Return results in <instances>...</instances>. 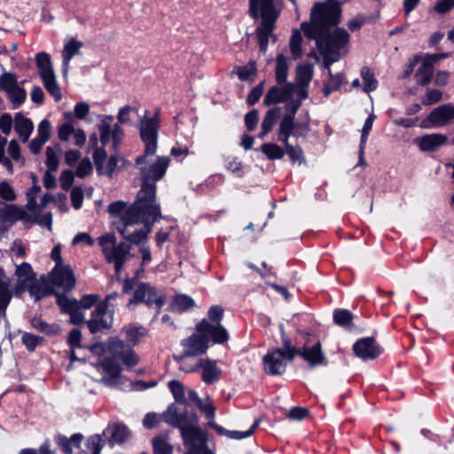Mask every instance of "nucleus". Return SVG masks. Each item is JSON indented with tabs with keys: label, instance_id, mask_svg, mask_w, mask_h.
Instances as JSON below:
<instances>
[{
	"label": "nucleus",
	"instance_id": "nucleus-1",
	"mask_svg": "<svg viewBox=\"0 0 454 454\" xmlns=\"http://www.w3.org/2000/svg\"><path fill=\"white\" fill-rule=\"evenodd\" d=\"M282 9V0H248V15L261 20L254 34L262 52L267 51L270 37H275L273 32Z\"/></svg>",
	"mask_w": 454,
	"mask_h": 454
},
{
	"label": "nucleus",
	"instance_id": "nucleus-2",
	"mask_svg": "<svg viewBox=\"0 0 454 454\" xmlns=\"http://www.w3.org/2000/svg\"><path fill=\"white\" fill-rule=\"evenodd\" d=\"M342 9L338 0L316 3L310 12L309 21L301 27L307 38H316L330 31L340 22Z\"/></svg>",
	"mask_w": 454,
	"mask_h": 454
},
{
	"label": "nucleus",
	"instance_id": "nucleus-3",
	"mask_svg": "<svg viewBox=\"0 0 454 454\" xmlns=\"http://www.w3.org/2000/svg\"><path fill=\"white\" fill-rule=\"evenodd\" d=\"M129 223H143L153 227L162 215L160 206L156 200V191L141 189L137 192L136 200L125 211Z\"/></svg>",
	"mask_w": 454,
	"mask_h": 454
},
{
	"label": "nucleus",
	"instance_id": "nucleus-4",
	"mask_svg": "<svg viewBox=\"0 0 454 454\" xmlns=\"http://www.w3.org/2000/svg\"><path fill=\"white\" fill-rule=\"evenodd\" d=\"M148 114L149 111L146 110L138 126L140 138L145 144V150L143 154L136 158L137 164L143 163L145 158L153 156L157 152L158 133L160 125V110L157 109L152 117H149Z\"/></svg>",
	"mask_w": 454,
	"mask_h": 454
},
{
	"label": "nucleus",
	"instance_id": "nucleus-5",
	"mask_svg": "<svg viewBox=\"0 0 454 454\" xmlns=\"http://www.w3.org/2000/svg\"><path fill=\"white\" fill-rule=\"evenodd\" d=\"M281 342L284 343V348L287 351L288 362L294 361V357L299 356L308 363L309 368L325 366L328 364L327 358L323 353L320 341H317L311 347L303 345L301 348H298L293 344L290 338L282 331Z\"/></svg>",
	"mask_w": 454,
	"mask_h": 454
},
{
	"label": "nucleus",
	"instance_id": "nucleus-6",
	"mask_svg": "<svg viewBox=\"0 0 454 454\" xmlns=\"http://www.w3.org/2000/svg\"><path fill=\"white\" fill-rule=\"evenodd\" d=\"M170 160L168 156H158L151 164H148V158H145V160L140 164L135 161V165L139 170L140 188L156 191V183L165 176Z\"/></svg>",
	"mask_w": 454,
	"mask_h": 454
},
{
	"label": "nucleus",
	"instance_id": "nucleus-7",
	"mask_svg": "<svg viewBox=\"0 0 454 454\" xmlns=\"http://www.w3.org/2000/svg\"><path fill=\"white\" fill-rule=\"evenodd\" d=\"M166 301V294H159L155 286H152L150 283L141 282L137 285L133 296L129 300L128 307L145 303L148 308H153L154 306L156 309V315H159Z\"/></svg>",
	"mask_w": 454,
	"mask_h": 454
},
{
	"label": "nucleus",
	"instance_id": "nucleus-8",
	"mask_svg": "<svg viewBox=\"0 0 454 454\" xmlns=\"http://www.w3.org/2000/svg\"><path fill=\"white\" fill-rule=\"evenodd\" d=\"M35 64L45 90L54 98L55 101H59L62 98V93L56 81L50 55L44 51L37 53Z\"/></svg>",
	"mask_w": 454,
	"mask_h": 454
},
{
	"label": "nucleus",
	"instance_id": "nucleus-9",
	"mask_svg": "<svg viewBox=\"0 0 454 454\" xmlns=\"http://www.w3.org/2000/svg\"><path fill=\"white\" fill-rule=\"evenodd\" d=\"M309 39L316 41L318 50L340 53V51L348 43L349 34L345 28L337 27L333 32L328 31L318 37Z\"/></svg>",
	"mask_w": 454,
	"mask_h": 454
},
{
	"label": "nucleus",
	"instance_id": "nucleus-10",
	"mask_svg": "<svg viewBox=\"0 0 454 454\" xmlns=\"http://www.w3.org/2000/svg\"><path fill=\"white\" fill-rule=\"evenodd\" d=\"M286 114L281 117L278 131L286 132L294 131L300 133V130L309 131V118L303 121H295V115L301 106L300 100L293 99V98L286 102Z\"/></svg>",
	"mask_w": 454,
	"mask_h": 454
},
{
	"label": "nucleus",
	"instance_id": "nucleus-11",
	"mask_svg": "<svg viewBox=\"0 0 454 454\" xmlns=\"http://www.w3.org/2000/svg\"><path fill=\"white\" fill-rule=\"evenodd\" d=\"M184 445L188 448L185 454H201L207 447V434L198 426L183 427L180 431Z\"/></svg>",
	"mask_w": 454,
	"mask_h": 454
},
{
	"label": "nucleus",
	"instance_id": "nucleus-12",
	"mask_svg": "<svg viewBox=\"0 0 454 454\" xmlns=\"http://www.w3.org/2000/svg\"><path fill=\"white\" fill-rule=\"evenodd\" d=\"M287 361V351L284 348L282 342L281 348L270 349L263 356V368L268 375H281L285 372Z\"/></svg>",
	"mask_w": 454,
	"mask_h": 454
},
{
	"label": "nucleus",
	"instance_id": "nucleus-13",
	"mask_svg": "<svg viewBox=\"0 0 454 454\" xmlns=\"http://www.w3.org/2000/svg\"><path fill=\"white\" fill-rule=\"evenodd\" d=\"M161 416L166 423L178 428L180 431H182L183 427H189L199 424V417L196 412L184 411L179 413L175 403H171Z\"/></svg>",
	"mask_w": 454,
	"mask_h": 454
},
{
	"label": "nucleus",
	"instance_id": "nucleus-14",
	"mask_svg": "<svg viewBox=\"0 0 454 454\" xmlns=\"http://www.w3.org/2000/svg\"><path fill=\"white\" fill-rule=\"evenodd\" d=\"M196 332L202 333L208 345L210 341L215 344H223L229 340V333L221 324L210 323L206 318L197 324Z\"/></svg>",
	"mask_w": 454,
	"mask_h": 454
},
{
	"label": "nucleus",
	"instance_id": "nucleus-15",
	"mask_svg": "<svg viewBox=\"0 0 454 454\" xmlns=\"http://www.w3.org/2000/svg\"><path fill=\"white\" fill-rule=\"evenodd\" d=\"M188 372H200L201 380L207 385H212L219 381L222 377V370L217 366V360L200 358Z\"/></svg>",
	"mask_w": 454,
	"mask_h": 454
},
{
	"label": "nucleus",
	"instance_id": "nucleus-16",
	"mask_svg": "<svg viewBox=\"0 0 454 454\" xmlns=\"http://www.w3.org/2000/svg\"><path fill=\"white\" fill-rule=\"evenodd\" d=\"M354 355L364 360H374L383 353V348L374 337H364L357 340L352 347Z\"/></svg>",
	"mask_w": 454,
	"mask_h": 454
},
{
	"label": "nucleus",
	"instance_id": "nucleus-17",
	"mask_svg": "<svg viewBox=\"0 0 454 454\" xmlns=\"http://www.w3.org/2000/svg\"><path fill=\"white\" fill-rule=\"evenodd\" d=\"M309 131L300 130V133L294 131H278V140L284 145V151L289 156V159L293 164L298 162L301 164L305 162V157L303 151L300 145H293L289 143V138L294 137L296 138L307 137Z\"/></svg>",
	"mask_w": 454,
	"mask_h": 454
},
{
	"label": "nucleus",
	"instance_id": "nucleus-18",
	"mask_svg": "<svg viewBox=\"0 0 454 454\" xmlns=\"http://www.w3.org/2000/svg\"><path fill=\"white\" fill-rule=\"evenodd\" d=\"M296 84L285 82L281 85H274L269 89L264 98L263 105L270 106L289 101L295 93Z\"/></svg>",
	"mask_w": 454,
	"mask_h": 454
},
{
	"label": "nucleus",
	"instance_id": "nucleus-19",
	"mask_svg": "<svg viewBox=\"0 0 454 454\" xmlns=\"http://www.w3.org/2000/svg\"><path fill=\"white\" fill-rule=\"evenodd\" d=\"M93 161L96 167V171L98 176H106L109 178H113L118 168V162L120 157L118 155H111L106 162V166L104 163L107 158L106 151L104 147H99L94 150L92 154Z\"/></svg>",
	"mask_w": 454,
	"mask_h": 454
},
{
	"label": "nucleus",
	"instance_id": "nucleus-20",
	"mask_svg": "<svg viewBox=\"0 0 454 454\" xmlns=\"http://www.w3.org/2000/svg\"><path fill=\"white\" fill-rule=\"evenodd\" d=\"M134 224L135 223H127L125 216L122 215L121 216L120 221L115 223V229L123 237V239L129 242L128 244L139 245L142 244L144 240H146L153 227L144 224L143 228L129 231V227Z\"/></svg>",
	"mask_w": 454,
	"mask_h": 454
},
{
	"label": "nucleus",
	"instance_id": "nucleus-21",
	"mask_svg": "<svg viewBox=\"0 0 454 454\" xmlns=\"http://www.w3.org/2000/svg\"><path fill=\"white\" fill-rule=\"evenodd\" d=\"M49 275L51 283L62 287L65 292H70L75 286V278L69 265H55Z\"/></svg>",
	"mask_w": 454,
	"mask_h": 454
},
{
	"label": "nucleus",
	"instance_id": "nucleus-22",
	"mask_svg": "<svg viewBox=\"0 0 454 454\" xmlns=\"http://www.w3.org/2000/svg\"><path fill=\"white\" fill-rule=\"evenodd\" d=\"M452 120H454V106L450 103L434 108L426 119L430 123L429 127L433 128L444 127Z\"/></svg>",
	"mask_w": 454,
	"mask_h": 454
},
{
	"label": "nucleus",
	"instance_id": "nucleus-23",
	"mask_svg": "<svg viewBox=\"0 0 454 454\" xmlns=\"http://www.w3.org/2000/svg\"><path fill=\"white\" fill-rule=\"evenodd\" d=\"M184 349V356H200L207 353L209 345L202 333H194L181 342Z\"/></svg>",
	"mask_w": 454,
	"mask_h": 454
},
{
	"label": "nucleus",
	"instance_id": "nucleus-24",
	"mask_svg": "<svg viewBox=\"0 0 454 454\" xmlns=\"http://www.w3.org/2000/svg\"><path fill=\"white\" fill-rule=\"evenodd\" d=\"M448 137L444 134L432 133L416 137L414 143L422 152H435L441 146L446 145Z\"/></svg>",
	"mask_w": 454,
	"mask_h": 454
},
{
	"label": "nucleus",
	"instance_id": "nucleus-25",
	"mask_svg": "<svg viewBox=\"0 0 454 454\" xmlns=\"http://www.w3.org/2000/svg\"><path fill=\"white\" fill-rule=\"evenodd\" d=\"M57 303L62 308L63 311L70 317V323L77 325L84 321V315L76 303V300H70L64 294H58Z\"/></svg>",
	"mask_w": 454,
	"mask_h": 454
},
{
	"label": "nucleus",
	"instance_id": "nucleus-26",
	"mask_svg": "<svg viewBox=\"0 0 454 454\" xmlns=\"http://www.w3.org/2000/svg\"><path fill=\"white\" fill-rule=\"evenodd\" d=\"M123 348L124 342L121 340H114L109 347L110 350L114 353V357L121 359L126 367L132 368L138 364L140 357L133 349L129 348L126 351H117L118 349H122Z\"/></svg>",
	"mask_w": 454,
	"mask_h": 454
},
{
	"label": "nucleus",
	"instance_id": "nucleus-27",
	"mask_svg": "<svg viewBox=\"0 0 454 454\" xmlns=\"http://www.w3.org/2000/svg\"><path fill=\"white\" fill-rule=\"evenodd\" d=\"M53 286L54 285L51 283L50 278H46L45 276H41L39 281L34 280L28 286V292L32 296H35L36 301L50 295H56L58 298L59 294L54 291Z\"/></svg>",
	"mask_w": 454,
	"mask_h": 454
},
{
	"label": "nucleus",
	"instance_id": "nucleus-28",
	"mask_svg": "<svg viewBox=\"0 0 454 454\" xmlns=\"http://www.w3.org/2000/svg\"><path fill=\"white\" fill-rule=\"evenodd\" d=\"M130 253V245L126 242H121L110 248H104L103 254L108 263L115 262H126L127 256Z\"/></svg>",
	"mask_w": 454,
	"mask_h": 454
},
{
	"label": "nucleus",
	"instance_id": "nucleus-29",
	"mask_svg": "<svg viewBox=\"0 0 454 454\" xmlns=\"http://www.w3.org/2000/svg\"><path fill=\"white\" fill-rule=\"evenodd\" d=\"M207 425L210 428L214 429L219 435H226L231 439L241 440L249 437L254 434V430L257 428L259 425V420H255L250 427V428L247 431L227 430L222 426L216 424L215 421H209Z\"/></svg>",
	"mask_w": 454,
	"mask_h": 454
},
{
	"label": "nucleus",
	"instance_id": "nucleus-30",
	"mask_svg": "<svg viewBox=\"0 0 454 454\" xmlns=\"http://www.w3.org/2000/svg\"><path fill=\"white\" fill-rule=\"evenodd\" d=\"M195 306L194 300L184 294H177L173 296L168 310L174 313H184Z\"/></svg>",
	"mask_w": 454,
	"mask_h": 454
},
{
	"label": "nucleus",
	"instance_id": "nucleus-31",
	"mask_svg": "<svg viewBox=\"0 0 454 454\" xmlns=\"http://www.w3.org/2000/svg\"><path fill=\"white\" fill-rule=\"evenodd\" d=\"M281 117V107L273 106L270 108L262 121L261 131L259 133L260 138H264L273 129L277 121Z\"/></svg>",
	"mask_w": 454,
	"mask_h": 454
},
{
	"label": "nucleus",
	"instance_id": "nucleus-32",
	"mask_svg": "<svg viewBox=\"0 0 454 454\" xmlns=\"http://www.w3.org/2000/svg\"><path fill=\"white\" fill-rule=\"evenodd\" d=\"M34 129L30 119L24 117L20 113L15 115L14 129L22 142H27Z\"/></svg>",
	"mask_w": 454,
	"mask_h": 454
},
{
	"label": "nucleus",
	"instance_id": "nucleus-33",
	"mask_svg": "<svg viewBox=\"0 0 454 454\" xmlns=\"http://www.w3.org/2000/svg\"><path fill=\"white\" fill-rule=\"evenodd\" d=\"M104 316L106 314H97L96 309L91 312V318L86 322L90 333L94 334L112 327V319L107 321Z\"/></svg>",
	"mask_w": 454,
	"mask_h": 454
},
{
	"label": "nucleus",
	"instance_id": "nucleus-34",
	"mask_svg": "<svg viewBox=\"0 0 454 454\" xmlns=\"http://www.w3.org/2000/svg\"><path fill=\"white\" fill-rule=\"evenodd\" d=\"M434 74L433 61L424 59L415 74L417 83L420 86H426L430 83Z\"/></svg>",
	"mask_w": 454,
	"mask_h": 454
},
{
	"label": "nucleus",
	"instance_id": "nucleus-35",
	"mask_svg": "<svg viewBox=\"0 0 454 454\" xmlns=\"http://www.w3.org/2000/svg\"><path fill=\"white\" fill-rule=\"evenodd\" d=\"M104 445L105 440L100 434H92L87 439L84 447L80 448L77 454H100Z\"/></svg>",
	"mask_w": 454,
	"mask_h": 454
},
{
	"label": "nucleus",
	"instance_id": "nucleus-36",
	"mask_svg": "<svg viewBox=\"0 0 454 454\" xmlns=\"http://www.w3.org/2000/svg\"><path fill=\"white\" fill-rule=\"evenodd\" d=\"M376 116L372 114L365 120L361 134L360 145H359V162L358 165H364V151L366 146V141L370 131L372 130L373 121Z\"/></svg>",
	"mask_w": 454,
	"mask_h": 454
},
{
	"label": "nucleus",
	"instance_id": "nucleus-37",
	"mask_svg": "<svg viewBox=\"0 0 454 454\" xmlns=\"http://www.w3.org/2000/svg\"><path fill=\"white\" fill-rule=\"evenodd\" d=\"M108 430L110 431L109 442L112 444H121L125 442L130 435L129 429L124 424L116 423L113 427H109Z\"/></svg>",
	"mask_w": 454,
	"mask_h": 454
},
{
	"label": "nucleus",
	"instance_id": "nucleus-38",
	"mask_svg": "<svg viewBox=\"0 0 454 454\" xmlns=\"http://www.w3.org/2000/svg\"><path fill=\"white\" fill-rule=\"evenodd\" d=\"M30 323L34 329L48 336L59 335L61 332V329L58 324H48L40 317L32 318Z\"/></svg>",
	"mask_w": 454,
	"mask_h": 454
},
{
	"label": "nucleus",
	"instance_id": "nucleus-39",
	"mask_svg": "<svg viewBox=\"0 0 454 454\" xmlns=\"http://www.w3.org/2000/svg\"><path fill=\"white\" fill-rule=\"evenodd\" d=\"M82 46V43L74 38L65 44L62 51L65 73L67 72V67L70 60L73 59L74 55H76L79 52Z\"/></svg>",
	"mask_w": 454,
	"mask_h": 454
},
{
	"label": "nucleus",
	"instance_id": "nucleus-40",
	"mask_svg": "<svg viewBox=\"0 0 454 454\" xmlns=\"http://www.w3.org/2000/svg\"><path fill=\"white\" fill-rule=\"evenodd\" d=\"M288 60L284 54H278L276 58V82L277 84L281 85L286 82L288 76Z\"/></svg>",
	"mask_w": 454,
	"mask_h": 454
},
{
	"label": "nucleus",
	"instance_id": "nucleus-41",
	"mask_svg": "<svg viewBox=\"0 0 454 454\" xmlns=\"http://www.w3.org/2000/svg\"><path fill=\"white\" fill-rule=\"evenodd\" d=\"M353 314L345 309H336L333 311V322L339 326L351 330L354 327Z\"/></svg>",
	"mask_w": 454,
	"mask_h": 454
},
{
	"label": "nucleus",
	"instance_id": "nucleus-42",
	"mask_svg": "<svg viewBox=\"0 0 454 454\" xmlns=\"http://www.w3.org/2000/svg\"><path fill=\"white\" fill-rule=\"evenodd\" d=\"M115 358L116 357H105L99 363V366L103 371L114 380L120 378L121 373V368Z\"/></svg>",
	"mask_w": 454,
	"mask_h": 454
},
{
	"label": "nucleus",
	"instance_id": "nucleus-43",
	"mask_svg": "<svg viewBox=\"0 0 454 454\" xmlns=\"http://www.w3.org/2000/svg\"><path fill=\"white\" fill-rule=\"evenodd\" d=\"M256 150L265 154L270 160H280L285 155L284 149L274 143H265Z\"/></svg>",
	"mask_w": 454,
	"mask_h": 454
},
{
	"label": "nucleus",
	"instance_id": "nucleus-44",
	"mask_svg": "<svg viewBox=\"0 0 454 454\" xmlns=\"http://www.w3.org/2000/svg\"><path fill=\"white\" fill-rule=\"evenodd\" d=\"M329 81L324 85L323 92L325 97H328L333 91L340 90L343 83V75L340 73L333 74L332 70L329 69Z\"/></svg>",
	"mask_w": 454,
	"mask_h": 454
},
{
	"label": "nucleus",
	"instance_id": "nucleus-45",
	"mask_svg": "<svg viewBox=\"0 0 454 454\" xmlns=\"http://www.w3.org/2000/svg\"><path fill=\"white\" fill-rule=\"evenodd\" d=\"M361 77L364 81V91L369 93L378 88V81L374 76V72L371 68L364 67L361 69Z\"/></svg>",
	"mask_w": 454,
	"mask_h": 454
},
{
	"label": "nucleus",
	"instance_id": "nucleus-46",
	"mask_svg": "<svg viewBox=\"0 0 454 454\" xmlns=\"http://www.w3.org/2000/svg\"><path fill=\"white\" fill-rule=\"evenodd\" d=\"M64 117L67 120V122L61 124L59 127L58 136L61 141L67 142L69 140L70 136L74 132V128L71 123L73 114L70 112H66L64 113Z\"/></svg>",
	"mask_w": 454,
	"mask_h": 454
},
{
	"label": "nucleus",
	"instance_id": "nucleus-47",
	"mask_svg": "<svg viewBox=\"0 0 454 454\" xmlns=\"http://www.w3.org/2000/svg\"><path fill=\"white\" fill-rule=\"evenodd\" d=\"M114 117L112 115H106L104 120H102L101 123L98 125V129L100 134V142L102 144L101 147H104L109 143L112 138V128L109 122L106 120L112 121Z\"/></svg>",
	"mask_w": 454,
	"mask_h": 454
},
{
	"label": "nucleus",
	"instance_id": "nucleus-48",
	"mask_svg": "<svg viewBox=\"0 0 454 454\" xmlns=\"http://www.w3.org/2000/svg\"><path fill=\"white\" fill-rule=\"evenodd\" d=\"M301 43H302V36L301 32L296 29L293 31V34L290 38L289 46L290 51L293 56L294 59H298L301 57L302 51H301Z\"/></svg>",
	"mask_w": 454,
	"mask_h": 454
},
{
	"label": "nucleus",
	"instance_id": "nucleus-49",
	"mask_svg": "<svg viewBox=\"0 0 454 454\" xmlns=\"http://www.w3.org/2000/svg\"><path fill=\"white\" fill-rule=\"evenodd\" d=\"M240 81H248L251 76H254L257 73L256 64L251 60L243 67H236L233 71Z\"/></svg>",
	"mask_w": 454,
	"mask_h": 454
},
{
	"label": "nucleus",
	"instance_id": "nucleus-50",
	"mask_svg": "<svg viewBox=\"0 0 454 454\" xmlns=\"http://www.w3.org/2000/svg\"><path fill=\"white\" fill-rule=\"evenodd\" d=\"M5 215L7 217L15 221L22 220L25 222H31V216L21 207L17 205H7L5 207Z\"/></svg>",
	"mask_w": 454,
	"mask_h": 454
},
{
	"label": "nucleus",
	"instance_id": "nucleus-51",
	"mask_svg": "<svg viewBox=\"0 0 454 454\" xmlns=\"http://www.w3.org/2000/svg\"><path fill=\"white\" fill-rule=\"evenodd\" d=\"M168 387L171 391L176 403L180 404L186 403V398L184 395V387L183 383L178 380H173L168 383Z\"/></svg>",
	"mask_w": 454,
	"mask_h": 454
},
{
	"label": "nucleus",
	"instance_id": "nucleus-52",
	"mask_svg": "<svg viewBox=\"0 0 454 454\" xmlns=\"http://www.w3.org/2000/svg\"><path fill=\"white\" fill-rule=\"evenodd\" d=\"M313 78V69L309 65H300L296 71V80L299 84L308 86Z\"/></svg>",
	"mask_w": 454,
	"mask_h": 454
},
{
	"label": "nucleus",
	"instance_id": "nucleus-53",
	"mask_svg": "<svg viewBox=\"0 0 454 454\" xmlns=\"http://www.w3.org/2000/svg\"><path fill=\"white\" fill-rule=\"evenodd\" d=\"M7 95L13 105V108H18L20 106L24 103L27 97L25 90L19 85L8 91Z\"/></svg>",
	"mask_w": 454,
	"mask_h": 454
},
{
	"label": "nucleus",
	"instance_id": "nucleus-54",
	"mask_svg": "<svg viewBox=\"0 0 454 454\" xmlns=\"http://www.w3.org/2000/svg\"><path fill=\"white\" fill-rule=\"evenodd\" d=\"M124 331L126 340L133 346L137 345L139 342V339L146 334V330L143 326L130 327Z\"/></svg>",
	"mask_w": 454,
	"mask_h": 454
},
{
	"label": "nucleus",
	"instance_id": "nucleus-55",
	"mask_svg": "<svg viewBox=\"0 0 454 454\" xmlns=\"http://www.w3.org/2000/svg\"><path fill=\"white\" fill-rule=\"evenodd\" d=\"M153 449L154 454H172L173 448L165 439L160 436H155L153 441Z\"/></svg>",
	"mask_w": 454,
	"mask_h": 454
},
{
	"label": "nucleus",
	"instance_id": "nucleus-56",
	"mask_svg": "<svg viewBox=\"0 0 454 454\" xmlns=\"http://www.w3.org/2000/svg\"><path fill=\"white\" fill-rule=\"evenodd\" d=\"M43 337L35 335L30 333H24L21 337L23 345H25L27 349L30 352H33L36 347L43 342Z\"/></svg>",
	"mask_w": 454,
	"mask_h": 454
},
{
	"label": "nucleus",
	"instance_id": "nucleus-57",
	"mask_svg": "<svg viewBox=\"0 0 454 454\" xmlns=\"http://www.w3.org/2000/svg\"><path fill=\"white\" fill-rule=\"evenodd\" d=\"M16 275L24 282L35 280V273L33 271L31 265L27 262H22L17 267Z\"/></svg>",
	"mask_w": 454,
	"mask_h": 454
},
{
	"label": "nucleus",
	"instance_id": "nucleus-58",
	"mask_svg": "<svg viewBox=\"0 0 454 454\" xmlns=\"http://www.w3.org/2000/svg\"><path fill=\"white\" fill-rule=\"evenodd\" d=\"M93 167L89 158H83L78 164L75 176L79 178H84L92 173Z\"/></svg>",
	"mask_w": 454,
	"mask_h": 454
},
{
	"label": "nucleus",
	"instance_id": "nucleus-59",
	"mask_svg": "<svg viewBox=\"0 0 454 454\" xmlns=\"http://www.w3.org/2000/svg\"><path fill=\"white\" fill-rule=\"evenodd\" d=\"M100 296L98 294H84L79 301L76 300L78 307L82 309H89L94 305L97 306Z\"/></svg>",
	"mask_w": 454,
	"mask_h": 454
},
{
	"label": "nucleus",
	"instance_id": "nucleus-60",
	"mask_svg": "<svg viewBox=\"0 0 454 454\" xmlns=\"http://www.w3.org/2000/svg\"><path fill=\"white\" fill-rule=\"evenodd\" d=\"M17 85V78L15 74L4 73L0 76V88L6 91V93Z\"/></svg>",
	"mask_w": 454,
	"mask_h": 454
},
{
	"label": "nucleus",
	"instance_id": "nucleus-61",
	"mask_svg": "<svg viewBox=\"0 0 454 454\" xmlns=\"http://www.w3.org/2000/svg\"><path fill=\"white\" fill-rule=\"evenodd\" d=\"M75 174L71 169H65L61 172L59 176L60 187L63 191L67 192L70 190L74 184Z\"/></svg>",
	"mask_w": 454,
	"mask_h": 454
},
{
	"label": "nucleus",
	"instance_id": "nucleus-62",
	"mask_svg": "<svg viewBox=\"0 0 454 454\" xmlns=\"http://www.w3.org/2000/svg\"><path fill=\"white\" fill-rule=\"evenodd\" d=\"M0 199L5 201H13L16 200V193L7 181L0 182Z\"/></svg>",
	"mask_w": 454,
	"mask_h": 454
},
{
	"label": "nucleus",
	"instance_id": "nucleus-63",
	"mask_svg": "<svg viewBox=\"0 0 454 454\" xmlns=\"http://www.w3.org/2000/svg\"><path fill=\"white\" fill-rule=\"evenodd\" d=\"M442 98V92L436 89H427V94L422 100L424 106H431L438 103Z\"/></svg>",
	"mask_w": 454,
	"mask_h": 454
},
{
	"label": "nucleus",
	"instance_id": "nucleus-64",
	"mask_svg": "<svg viewBox=\"0 0 454 454\" xmlns=\"http://www.w3.org/2000/svg\"><path fill=\"white\" fill-rule=\"evenodd\" d=\"M264 82V81H262L249 92L247 98V103L248 106H254L259 101L263 93Z\"/></svg>",
	"mask_w": 454,
	"mask_h": 454
}]
</instances>
